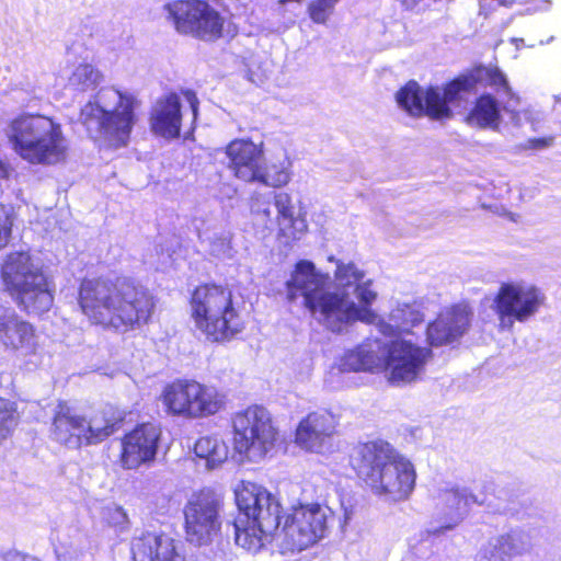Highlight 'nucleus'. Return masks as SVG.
Instances as JSON below:
<instances>
[{
	"mask_svg": "<svg viewBox=\"0 0 561 561\" xmlns=\"http://www.w3.org/2000/svg\"><path fill=\"white\" fill-rule=\"evenodd\" d=\"M239 515L233 522L236 543L256 553L272 539L279 542L284 551H301L316 543L328 533V506L318 503L294 507L278 531L280 505L263 486L242 482L236 490Z\"/></svg>",
	"mask_w": 561,
	"mask_h": 561,
	"instance_id": "obj_1",
	"label": "nucleus"
},
{
	"mask_svg": "<svg viewBox=\"0 0 561 561\" xmlns=\"http://www.w3.org/2000/svg\"><path fill=\"white\" fill-rule=\"evenodd\" d=\"M329 261L336 264L333 289L329 274L317 270L313 262L300 260L286 282L288 300L302 298V305L313 319L333 333L346 332L358 320L374 321L376 313L360 308L352 298L355 287L365 278V272L355 263L343 262L333 255Z\"/></svg>",
	"mask_w": 561,
	"mask_h": 561,
	"instance_id": "obj_2",
	"label": "nucleus"
},
{
	"mask_svg": "<svg viewBox=\"0 0 561 561\" xmlns=\"http://www.w3.org/2000/svg\"><path fill=\"white\" fill-rule=\"evenodd\" d=\"M79 304L95 323L123 331L147 323L154 308L149 290L126 278L115 284L105 279L83 280Z\"/></svg>",
	"mask_w": 561,
	"mask_h": 561,
	"instance_id": "obj_3",
	"label": "nucleus"
},
{
	"mask_svg": "<svg viewBox=\"0 0 561 561\" xmlns=\"http://www.w3.org/2000/svg\"><path fill=\"white\" fill-rule=\"evenodd\" d=\"M476 84L494 88L513 96L505 76L496 68L479 67L469 76L459 77L444 88L430 87L424 90L416 81L411 80L396 93L399 107L411 116H428L432 119H445L453 116L450 105L459 104L463 94Z\"/></svg>",
	"mask_w": 561,
	"mask_h": 561,
	"instance_id": "obj_4",
	"label": "nucleus"
},
{
	"mask_svg": "<svg viewBox=\"0 0 561 561\" xmlns=\"http://www.w3.org/2000/svg\"><path fill=\"white\" fill-rule=\"evenodd\" d=\"M351 463L376 495L389 501H404L414 489V466L387 442L358 445L353 450Z\"/></svg>",
	"mask_w": 561,
	"mask_h": 561,
	"instance_id": "obj_5",
	"label": "nucleus"
},
{
	"mask_svg": "<svg viewBox=\"0 0 561 561\" xmlns=\"http://www.w3.org/2000/svg\"><path fill=\"white\" fill-rule=\"evenodd\" d=\"M430 355L428 348L405 339L380 341L376 337L347 352L342 367L354 371L386 369L389 381L400 385L416 380Z\"/></svg>",
	"mask_w": 561,
	"mask_h": 561,
	"instance_id": "obj_6",
	"label": "nucleus"
},
{
	"mask_svg": "<svg viewBox=\"0 0 561 561\" xmlns=\"http://www.w3.org/2000/svg\"><path fill=\"white\" fill-rule=\"evenodd\" d=\"M3 131L14 152L32 164L50 165L66 158L68 141L61 125L48 116L19 114Z\"/></svg>",
	"mask_w": 561,
	"mask_h": 561,
	"instance_id": "obj_7",
	"label": "nucleus"
},
{
	"mask_svg": "<svg viewBox=\"0 0 561 561\" xmlns=\"http://www.w3.org/2000/svg\"><path fill=\"white\" fill-rule=\"evenodd\" d=\"M137 105L134 95L103 88L81 108L79 119L91 138L117 148L129 139Z\"/></svg>",
	"mask_w": 561,
	"mask_h": 561,
	"instance_id": "obj_8",
	"label": "nucleus"
},
{
	"mask_svg": "<svg viewBox=\"0 0 561 561\" xmlns=\"http://www.w3.org/2000/svg\"><path fill=\"white\" fill-rule=\"evenodd\" d=\"M191 312L195 328L211 342L229 341L243 329L232 291L227 287H197L191 298Z\"/></svg>",
	"mask_w": 561,
	"mask_h": 561,
	"instance_id": "obj_9",
	"label": "nucleus"
},
{
	"mask_svg": "<svg viewBox=\"0 0 561 561\" xmlns=\"http://www.w3.org/2000/svg\"><path fill=\"white\" fill-rule=\"evenodd\" d=\"M2 277L19 305L27 312L39 314L49 310L53 294L39 262L28 252H12L2 266Z\"/></svg>",
	"mask_w": 561,
	"mask_h": 561,
	"instance_id": "obj_10",
	"label": "nucleus"
},
{
	"mask_svg": "<svg viewBox=\"0 0 561 561\" xmlns=\"http://www.w3.org/2000/svg\"><path fill=\"white\" fill-rule=\"evenodd\" d=\"M234 450L250 461H259L273 449L277 431L271 413L261 405H253L233 417Z\"/></svg>",
	"mask_w": 561,
	"mask_h": 561,
	"instance_id": "obj_11",
	"label": "nucleus"
},
{
	"mask_svg": "<svg viewBox=\"0 0 561 561\" xmlns=\"http://www.w3.org/2000/svg\"><path fill=\"white\" fill-rule=\"evenodd\" d=\"M224 398L214 387L187 379L171 382L162 392L168 413L187 419L216 414L224 408Z\"/></svg>",
	"mask_w": 561,
	"mask_h": 561,
	"instance_id": "obj_12",
	"label": "nucleus"
},
{
	"mask_svg": "<svg viewBox=\"0 0 561 561\" xmlns=\"http://www.w3.org/2000/svg\"><path fill=\"white\" fill-rule=\"evenodd\" d=\"M251 213L257 226L268 232L278 229L286 238L300 239L308 229L305 218L294 217L291 196L286 192L254 193Z\"/></svg>",
	"mask_w": 561,
	"mask_h": 561,
	"instance_id": "obj_13",
	"label": "nucleus"
},
{
	"mask_svg": "<svg viewBox=\"0 0 561 561\" xmlns=\"http://www.w3.org/2000/svg\"><path fill=\"white\" fill-rule=\"evenodd\" d=\"M545 301V295L533 285L504 283L495 298L494 310L501 331H512L514 323L534 317Z\"/></svg>",
	"mask_w": 561,
	"mask_h": 561,
	"instance_id": "obj_14",
	"label": "nucleus"
},
{
	"mask_svg": "<svg viewBox=\"0 0 561 561\" xmlns=\"http://www.w3.org/2000/svg\"><path fill=\"white\" fill-rule=\"evenodd\" d=\"M222 496L211 489L194 493L184 507L187 540L204 546L210 543L220 529Z\"/></svg>",
	"mask_w": 561,
	"mask_h": 561,
	"instance_id": "obj_15",
	"label": "nucleus"
},
{
	"mask_svg": "<svg viewBox=\"0 0 561 561\" xmlns=\"http://www.w3.org/2000/svg\"><path fill=\"white\" fill-rule=\"evenodd\" d=\"M179 33L221 35L225 19L207 0H174L164 5Z\"/></svg>",
	"mask_w": 561,
	"mask_h": 561,
	"instance_id": "obj_16",
	"label": "nucleus"
},
{
	"mask_svg": "<svg viewBox=\"0 0 561 561\" xmlns=\"http://www.w3.org/2000/svg\"><path fill=\"white\" fill-rule=\"evenodd\" d=\"M434 501L435 518L439 526L430 528L428 533L440 536L456 528L466 518L471 504L483 505L486 497L474 494L467 486L445 482L437 488Z\"/></svg>",
	"mask_w": 561,
	"mask_h": 561,
	"instance_id": "obj_17",
	"label": "nucleus"
},
{
	"mask_svg": "<svg viewBox=\"0 0 561 561\" xmlns=\"http://www.w3.org/2000/svg\"><path fill=\"white\" fill-rule=\"evenodd\" d=\"M336 421L333 414L322 411L309 413L296 430V443L312 453H325L333 446Z\"/></svg>",
	"mask_w": 561,
	"mask_h": 561,
	"instance_id": "obj_18",
	"label": "nucleus"
},
{
	"mask_svg": "<svg viewBox=\"0 0 561 561\" xmlns=\"http://www.w3.org/2000/svg\"><path fill=\"white\" fill-rule=\"evenodd\" d=\"M134 561H185L183 545L164 534L141 531L130 542Z\"/></svg>",
	"mask_w": 561,
	"mask_h": 561,
	"instance_id": "obj_19",
	"label": "nucleus"
},
{
	"mask_svg": "<svg viewBox=\"0 0 561 561\" xmlns=\"http://www.w3.org/2000/svg\"><path fill=\"white\" fill-rule=\"evenodd\" d=\"M159 438L160 430L151 423H144L126 434L122 442L123 467L135 469L153 460Z\"/></svg>",
	"mask_w": 561,
	"mask_h": 561,
	"instance_id": "obj_20",
	"label": "nucleus"
},
{
	"mask_svg": "<svg viewBox=\"0 0 561 561\" xmlns=\"http://www.w3.org/2000/svg\"><path fill=\"white\" fill-rule=\"evenodd\" d=\"M471 318L472 311L466 304L446 309L427 327L430 344L439 346L457 341L468 331Z\"/></svg>",
	"mask_w": 561,
	"mask_h": 561,
	"instance_id": "obj_21",
	"label": "nucleus"
},
{
	"mask_svg": "<svg viewBox=\"0 0 561 561\" xmlns=\"http://www.w3.org/2000/svg\"><path fill=\"white\" fill-rule=\"evenodd\" d=\"M49 434L53 440L70 449L85 446L84 415L66 402H60L54 410Z\"/></svg>",
	"mask_w": 561,
	"mask_h": 561,
	"instance_id": "obj_22",
	"label": "nucleus"
},
{
	"mask_svg": "<svg viewBox=\"0 0 561 561\" xmlns=\"http://www.w3.org/2000/svg\"><path fill=\"white\" fill-rule=\"evenodd\" d=\"M228 168L233 175L247 183L255 182L263 162V142L249 139H234L226 147Z\"/></svg>",
	"mask_w": 561,
	"mask_h": 561,
	"instance_id": "obj_23",
	"label": "nucleus"
},
{
	"mask_svg": "<svg viewBox=\"0 0 561 561\" xmlns=\"http://www.w3.org/2000/svg\"><path fill=\"white\" fill-rule=\"evenodd\" d=\"M0 340L7 348L19 351L22 355L35 354L37 350L33 327L4 306H0Z\"/></svg>",
	"mask_w": 561,
	"mask_h": 561,
	"instance_id": "obj_24",
	"label": "nucleus"
},
{
	"mask_svg": "<svg viewBox=\"0 0 561 561\" xmlns=\"http://www.w3.org/2000/svg\"><path fill=\"white\" fill-rule=\"evenodd\" d=\"M530 541L526 534L512 530L490 538L478 554L477 561H512L514 557L529 551Z\"/></svg>",
	"mask_w": 561,
	"mask_h": 561,
	"instance_id": "obj_25",
	"label": "nucleus"
},
{
	"mask_svg": "<svg viewBox=\"0 0 561 561\" xmlns=\"http://www.w3.org/2000/svg\"><path fill=\"white\" fill-rule=\"evenodd\" d=\"M422 321L423 316L415 305L398 304L387 319L376 314L374 321L365 322L374 324L381 335L391 341L403 339L402 335L409 334L411 329Z\"/></svg>",
	"mask_w": 561,
	"mask_h": 561,
	"instance_id": "obj_26",
	"label": "nucleus"
},
{
	"mask_svg": "<svg viewBox=\"0 0 561 561\" xmlns=\"http://www.w3.org/2000/svg\"><path fill=\"white\" fill-rule=\"evenodd\" d=\"M181 102L175 93L160 98L150 113L151 130L163 138H176L181 130Z\"/></svg>",
	"mask_w": 561,
	"mask_h": 561,
	"instance_id": "obj_27",
	"label": "nucleus"
},
{
	"mask_svg": "<svg viewBox=\"0 0 561 561\" xmlns=\"http://www.w3.org/2000/svg\"><path fill=\"white\" fill-rule=\"evenodd\" d=\"M124 413L113 405H105L84 415L85 446L96 445L119 430Z\"/></svg>",
	"mask_w": 561,
	"mask_h": 561,
	"instance_id": "obj_28",
	"label": "nucleus"
},
{
	"mask_svg": "<svg viewBox=\"0 0 561 561\" xmlns=\"http://www.w3.org/2000/svg\"><path fill=\"white\" fill-rule=\"evenodd\" d=\"M291 161L285 150H280L277 154L263 162L255 182L271 187H282L291 179Z\"/></svg>",
	"mask_w": 561,
	"mask_h": 561,
	"instance_id": "obj_29",
	"label": "nucleus"
},
{
	"mask_svg": "<svg viewBox=\"0 0 561 561\" xmlns=\"http://www.w3.org/2000/svg\"><path fill=\"white\" fill-rule=\"evenodd\" d=\"M466 121L471 127L497 130L501 122L497 100L491 94H482L477 99Z\"/></svg>",
	"mask_w": 561,
	"mask_h": 561,
	"instance_id": "obj_30",
	"label": "nucleus"
},
{
	"mask_svg": "<svg viewBox=\"0 0 561 561\" xmlns=\"http://www.w3.org/2000/svg\"><path fill=\"white\" fill-rule=\"evenodd\" d=\"M194 453L198 458L205 459L208 469L219 467L228 458V447L217 436L201 437L195 443Z\"/></svg>",
	"mask_w": 561,
	"mask_h": 561,
	"instance_id": "obj_31",
	"label": "nucleus"
},
{
	"mask_svg": "<svg viewBox=\"0 0 561 561\" xmlns=\"http://www.w3.org/2000/svg\"><path fill=\"white\" fill-rule=\"evenodd\" d=\"M102 79V73L92 65L82 64L76 67L68 79V84L75 90L88 91L95 89Z\"/></svg>",
	"mask_w": 561,
	"mask_h": 561,
	"instance_id": "obj_32",
	"label": "nucleus"
},
{
	"mask_svg": "<svg viewBox=\"0 0 561 561\" xmlns=\"http://www.w3.org/2000/svg\"><path fill=\"white\" fill-rule=\"evenodd\" d=\"M273 66L267 56L251 55L244 62V76L256 85L264 84L271 77Z\"/></svg>",
	"mask_w": 561,
	"mask_h": 561,
	"instance_id": "obj_33",
	"label": "nucleus"
},
{
	"mask_svg": "<svg viewBox=\"0 0 561 561\" xmlns=\"http://www.w3.org/2000/svg\"><path fill=\"white\" fill-rule=\"evenodd\" d=\"M18 423V414L12 403L0 398V444L8 438Z\"/></svg>",
	"mask_w": 561,
	"mask_h": 561,
	"instance_id": "obj_34",
	"label": "nucleus"
},
{
	"mask_svg": "<svg viewBox=\"0 0 561 561\" xmlns=\"http://www.w3.org/2000/svg\"><path fill=\"white\" fill-rule=\"evenodd\" d=\"M340 0H312L308 5V14L312 22L327 24Z\"/></svg>",
	"mask_w": 561,
	"mask_h": 561,
	"instance_id": "obj_35",
	"label": "nucleus"
},
{
	"mask_svg": "<svg viewBox=\"0 0 561 561\" xmlns=\"http://www.w3.org/2000/svg\"><path fill=\"white\" fill-rule=\"evenodd\" d=\"M13 221V209L0 204V249L7 247L10 242Z\"/></svg>",
	"mask_w": 561,
	"mask_h": 561,
	"instance_id": "obj_36",
	"label": "nucleus"
},
{
	"mask_svg": "<svg viewBox=\"0 0 561 561\" xmlns=\"http://www.w3.org/2000/svg\"><path fill=\"white\" fill-rule=\"evenodd\" d=\"M209 250L211 255L218 259H231L233 256L230 238L226 234L215 236L210 240Z\"/></svg>",
	"mask_w": 561,
	"mask_h": 561,
	"instance_id": "obj_37",
	"label": "nucleus"
},
{
	"mask_svg": "<svg viewBox=\"0 0 561 561\" xmlns=\"http://www.w3.org/2000/svg\"><path fill=\"white\" fill-rule=\"evenodd\" d=\"M504 110L510 115V121L515 127H522L525 121L530 123L533 129L536 130V124L539 123V118L537 117V113L533 110L514 111L506 106Z\"/></svg>",
	"mask_w": 561,
	"mask_h": 561,
	"instance_id": "obj_38",
	"label": "nucleus"
},
{
	"mask_svg": "<svg viewBox=\"0 0 561 561\" xmlns=\"http://www.w3.org/2000/svg\"><path fill=\"white\" fill-rule=\"evenodd\" d=\"M371 280H362L359 285L355 287V290L352 294H356L359 301L363 304V306H359L360 308H367L375 301L377 298V293L374 291L371 287Z\"/></svg>",
	"mask_w": 561,
	"mask_h": 561,
	"instance_id": "obj_39",
	"label": "nucleus"
},
{
	"mask_svg": "<svg viewBox=\"0 0 561 561\" xmlns=\"http://www.w3.org/2000/svg\"><path fill=\"white\" fill-rule=\"evenodd\" d=\"M443 0H400L401 4L416 13H425L435 10V7Z\"/></svg>",
	"mask_w": 561,
	"mask_h": 561,
	"instance_id": "obj_40",
	"label": "nucleus"
},
{
	"mask_svg": "<svg viewBox=\"0 0 561 561\" xmlns=\"http://www.w3.org/2000/svg\"><path fill=\"white\" fill-rule=\"evenodd\" d=\"M554 144V137L548 136L543 138H531L528 139L524 145H522V148L524 150H542L546 148L552 147Z\"/></svg>",
	"mask_w": 561,
	"mask_h": 561,
	"instance_id": "obj_41",
	"label": "nucleus"
},
{
	"mask_svg": "<svg viewBox=\"0 0 561 561\" xmlns=\"http://www.w3.org/2000/svg\"><path fill=\"white\" fill-rule=\"evenodd\" d=\"M184 95H185L186 101L190 103L194 118H196L197 111H198V100H197L196 94L193 91L187 90L184 92Z\"/></svg>",
	"mask_w": 561,
	"mask_h": 561,
	"instance_id": "obj_42",
	"label": "nucleus"
},
{
	"mask_svg": "<svg viewBox=\"0 0 561 561\" xmlns=\"http://www.w3.org/2000/svg\"><path fill=\"white\" fill-rule=\"evenodd\" d=\"M81 553L78 551H58L57 557L58 561H79V557Z\"/></svg>",
	"mask_w": 561,
	"mask_h": 561,
	"instance_id": "obj_43",
	"label": "nucleus"
},
{
	"mask_svg": "<svg viewBox=\"0 0 561 561\" xmlns=\"http://www.w3.org/2000/svg\"><path fill=\"white\" fill-rule=\"evenodd\" d=\"M3 561H35V560L32 558H28L26 556H23L19 552H8L3 557Z\"/></svg>",
	"mask_w": 561,
	"mask_h": 561,
	"instance_id": "obj_44",
	"label": "nucleus"
},
{
	"mask_svg": "<svg viewBox=\"0 0 561 561\" xmlns=\"http://www.w3.org/2000/svg\"><path fill=\"white\" fill-rule=\"evenodd\" d=\"M114 518L116 520V524L123 525L127 523V514L122 507H117L114 512Z\"/></svg>",
	"mask_w": 561,
	"mask_h": 561,
	"instance_id": "obj_45",
	"label": "nucleus"
},
{
	"mask_svg": "<svg viewBox=\"0 0 561 561\" xmlns=\"http://www.w3.org/2000/svg\"><path fill=\"white\" fill-rule=\"evenodd\" d=\"M511 44L516 48L520 49L523 46L534 47V43H526L524 37H511Z\"/></svg>",
	"mask_w": 561,
	"mask_h": 561,
	"instance_id": "obj_46",
	"label": "nucleus"
},
{
	"mask_svg": "<svg viewBox=\"0 0 561 561\" xmlns=\"http://www.w3.org/2000/svg\"><path fill=\"white\" fill-rule=\"evenodd\" d=\"M8 170L5 164L0 160V179L7 176Z\"/></svg>",
	"mask_w": 561,
	"mask_h": 561,
	"instance_id": "obj_47",
	"label": "nucleus"
},
{
	"mask_svg": "<svg viewBox=\"0 0 561 561\" xmlns=\"http://www.w3.org/2000/svg\"><path fill=\"white\" fill-rule=\"evenodd\" d=\"M501 4H504V5H507V4H512L513 3V0H510L508 2H506L505 0H501L499 1Z\"/></svg>",
	"mask_w": 561,
	"mask_h": 561,
	"instance_id": "obj_48",
	"label": "nucleus"
},
{
	"mask_svg": "<svg viewBox=\"0 0 561 561\" xmlns=\"http://www.w3.org/2000/svg\"><path fill=\"white\" fill-rule=\"evenodd\" d=\"M549 42L550 41H547V42L540 41V45L548 44Z\"/></svg>",
	"mask_w": 561,
	"mask_h": 561,
	"instance_id": "obj_49",
	"label": "nucleus"
}]
</instances>
